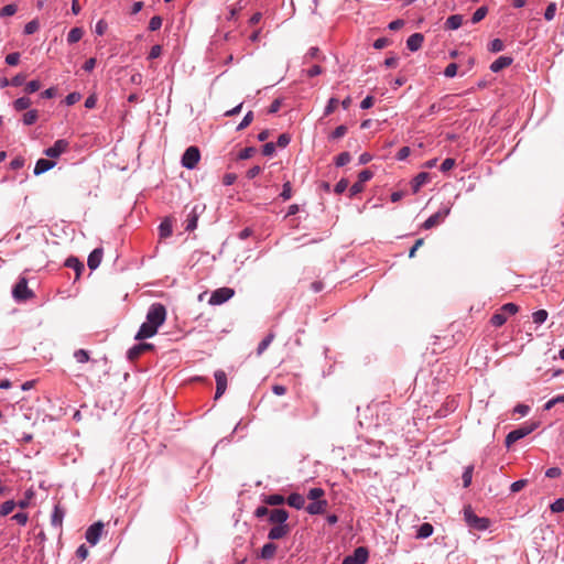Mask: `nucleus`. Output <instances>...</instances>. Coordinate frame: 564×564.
Wrapping results in <instances>:
<instances>
[{
  "label": "nucleus",
  "mask_w": 564,
  "mask_h": 564,
  "mask_svg": "<svg viewBox=\"0 0 564 564\" xmlns=\"http://www.w3.org/2000/svg\"><path fill=\"white\" fill-rule=\"evenodd\" d=\"M234 295H235L234 289L219 288L212 293L208 303L210 305H220V304L227 302L228 300H230Z\"/></svg>",
  "instance_id": "nucleus-6"
},
{
  "label": "nucleus",
  "mask_w": 564,
  "mask_h": 564,
  "mask_svg": "<svg viewBox=\"0 0 564 564\" xmlns=\"http://www.w3.org/2000/svg\"><path fill=\"white\" fill-rule=\"evenodd\" d=\"M41 86L42 85L39 80H31L25 85L24 91L26 94H33V93L37 91L41 88Z\"/></svg>",
  "instance_id": "nucleus-46"
},
{
  "label": "nucleus",
  "mask_w": 564,
  "mask_h": 564,
  "mask_svg": "<svg viewBox=\"0 0 564 564\" xmlns=\"http://www.w3.org/2000/svg\"><path fill=\"white\" fill-rule=\"evenodd\" d=\"M173 232V224L170 218H165L159 226L160 238H169Z\"/></svg>",
  "instance_id": "nucleus-24"
},
{
  "label": "nucleus",
  "mask_w": 564,
  "mask_h": 564,
  "mask_svg": "<svg viewBox=\"0 0 564 564\" xmlns=\"http://www.w3.org/2000/svg\"><path fill=\"white\" fill-rule=\"evenodd\" d=\"M67 268L74 269L78 279L84 270V264L77 258L70 257L65 261Z\"/></svg>",
  "instance_id": "nucleus-27"
},
{
  "label": "nucleus",
  "mask_w": 564,
  "mask_h": 564,
  "mask_svg": "<svg viewBox=\"0 0 564 564\" xmlns=\"http://www.w3.org/2000/svg\"><path fill=\"white\" fill-rule=\"evenodd\" d=\"M325 56L322 55L318 47H311L304 56V63H310L311 61H324Z\"/></svg>",
  "instance_id": "nucleus-26"
},
{
  "label": "nucleus",
  "mask_w": 564,
  "mask_h": 564,
  "mask_svg": "<svg viewBox=\"0 0 564 564\" xmlns=\"http://www.w3.org/2000/svg\"><path fill=\"white\" fill-rule=\"evenodd\" d=\"M274 338V334L270 333L268 334L259 344L257 348V355L260 356L263 354V351L270 346Z\"/></svg>",
  "instance_id": "nucleus-32"
},
{
  "label": "nucleus",
  "mask_w": 564,
  "mask_h": 564,
  "mask_svg": "<svg viewBox=\"0 0 564 564\" xmlns=\"http://www.w3.org/2000/svg\"><path fill=\"white\" fill-rule=\"evenodd\" d=\"M433 531H434L433 525L429 522H424L423 524H421L419 527L417 532H416V538L417 539H426L430 535H432Z\"/></svg>",
  "instance_id": "nucleus-28"
},
{
  "label": "nucleus",
  "mask_w": 564,
  "mask_h": 564,
  "mask_svg": "<svg viewBox=\"0 0 564 564\" xmlns=\"http://www.w3.org/2000/svg\"><path fill=\"white\" fill-rule=\"evenodd\" d=\"M253 120V112L249 111L242 119V121L238 124L237 130H243L247 128Z\"/></svg>",
  "instance_id": "nucleus-51"
},
{
  "label": "nucleus",
  "mask_w": 564,
  "mask_h": 564,
  "mask_svg": "<svg viewBox=\"0 0 564 564\" xmlns=\"http://www.w3.org/2000/svg\"><path fill=\"white\" fill-rule=\"evenodd\" d=\"M556 12V4L554 2L550 3L544 12V18L547 21H551L554 19Z\"/></svg>",
  "instance_id": "nucleus-56"
},
{
  "label": "nucleus",
  "mask_w": 564,
  "mask_h": 564,
  "mask_svg": "<svg viewBox=\"0 0 564 564\" xmlns=\"http://www.w3.org/2000/svg\"><path fill=\"white\" fill-rule=\"evenodd\" d=\"M276 549H278V546L274 543H272V542L265 543L261 550V557L262 558L273 557L276 552Z\"/></svg>",
  "instance_id": "nucleus-30"
},
{
  "label": "nucleus",
  "mask_w": 564,
  "mask_h": 564,
  "mask_svg": "<svg viewBox=\"0 0 564 564\" xmlns=\"http://www.w3.org/2000/svg\"><path fill=\"white\" fill-rule=\"evenodd\" d=\"M373 176L372 172L369 171V170H362L359 174H358V181L359 183H366L367 181H369L371 177Z\"/></svg>",
  "instance_id": "nucleus-64"
},
{
  "label": "nucleus",
  "mask_w": 564,
  "mask_h": 564,
  "mask_svg": "<svg viewBox=\"0 0 564 564\" xmlns=\"http://www.w3.org/2000/svg\"><path fill=\"white\" fill-rule=\"evenodd\" d=\"M197 220H198V215H197V212H196V207H194V209L187 216V219L185 221L186 223L185 230L192 231V230L196 229Z\"/></svg>",
  "instance_id": "nucleus-29"
},
{
  "label": "nucleus",
  "mask_w": 564,
  "mask_h": 564,
  "mask_svg": "<svg viewBox=\"0 0 564 564\" xmlns=\"http://www.w3.org/2000/svg\"><path fill=\"white\" fill-rule=\"evenodd\" d=\"M291 531L289 524H275L268 533L270 540H280L285 538Z\"/></svg>",
  "instance_id": "nucleus-13"
},
{
  "label": "nucleus",
  "mask_w": 564,
  "mask_h": 564,
  "mask_svg": "<svg viewBox=\"0 0 564 564\" xmlns=\"http://www.w3.org/2000/svg\"><path fill=\"white\" fill-rule=\"evenodd\" d=\"M12 520L17 521L20 525H25L29 520V517L24 512H19L12 517Z\"/></svg>",
  "instance_id": "nucleus-63"
},
{
  "label": "nucleus",
  "mask_w": 564,
  "mask_h": 564,
  "mask_svg": "<svg viewBox=\"0 0 564 564\" xmlns=\"http://www.w3.org/2000/svg\"><path fill=\"white\" fill-rule=\"evenodd\" d=\"M449 214V208L438 210L437 213L430 216L422 225V228L429 230L435 226H438L445 217Z\"/></svg>",
  "instance_id": "nucleus-11"
},
{
  "label": "nucleus",
  "mask_w": 564,
  "mask_h": 564,
  "mask_svg": "<svg viewBox=\"0 0 564 564\" xmlns=\"http://www.w3.org/2000/svg\"><path fill=\"white\" fill-rule=\"evenodd\" d=\"M55 166V162L46 159H40L37 160L35 167H34V174L40 175L42 173L47 172L48 170L53 169Z\"/></svg>",
  "instance_id": "nucleus-22"
},
{
  "label": "nucleus",
  "mask_w": 564,
  "mask_h": 564,
  "mask_svg": "<svg viewBox=\"0 0 564 564\" xmlns=\"http://www.w3.org/2000/svg\"><path fill=\"white\" fill-rule=\"evenodd\" d=\"M368 550L364 546H359L354 551L352 555L346 556L341 564H365L368 560Z\"/></svg>",
  "instance_id": "nucleus-8"
},
{
  "label": "nucleus",
  "mask_w": 564,
  "mask_h": 564,
  "mask_svg": "<svg viewBox=\"0 0 564 564\" xmlns=\"http://www.w3.org/2000/svg\"><path fill=\"white\" fill-rule=\"evenodd\" d=\"M473 470H474V466L469 465L466 467V469L463 474V485L465 488L469 487V485L471 484Z\"/></svg>",
  "instance_id": "nucleus-41"
},
{
  "label": "nucleus",
  "mask_w": 564,
  "mask_h": 564,
  "mask_svg": "<svg viewBox=\"0 0 564 564\" xmlns=\"http://www.w3.org/2000/svg\"><path fill=\"white\" fill-rule=\"evenodd\" d=\"M200 160V152L197 147H189L185 150L182 156V165L188 170H193L197 166Z\"/></svg>",
  "instance_id": "nucleus-4"
},
{
  "label": "nucleus",
  "mask_w": 564,
  "mask_h": 564,
  "mask_svg": "<svg viewBox=\"0 0 564 564\" xmlns=\"http://www.w3.org/2000/svg\"><path fill=\"white\" fill-rule=\"evenodd\" d=\"M463 15L454 14L447 18L445 22L446 30H457L463 24Z\"/></svg>",
  "instance_id": "nucleus-25"
},
{
  "label": "nucleus",
  "mask_w": 564,
  "mask_h": 564,
  "mask_svg": "<svg viewBox=\"0 0 564 564\" xmlns=\"http://www.w3.org/2000/svg\"><path fill=\"white\" fill-rule=\"evenodd\" d=\"M507 322V317L499 310L491 316L490 323L495 327H500Z\"/></svg>",
  "instance_id": "nucleus-35"
},
{
  "label": "nucleus",
  "mask_w": 564,
  "mask_h": 564,
  "mask_svg": "<svg viewBox=\"0 0 564 564\" xmlns=\"http://www.w3.org/2000/svg\"><path fill=\"white\" fill-rule=\"evenodd\" d=\"M289 518V513L284 509H272L270 511L269 521L274 524H286L285 521Z\"/></svg>",
  "instance_id": "nucleus-16"
},
{
  "label": "nucleus",
  "mask_w": 564,
  "mask_h": 564,
  "mask_svg": "<svg viewBox=\"0 0 564 564\" xmlns=\"http://www.w3.org/2000/svg\"><path fill=\"white\" fill-rule=\"evenodd\" d=\"M455 164H456V162H455L454 159L447 158L441 164V171L442 172H448V171H451L455 166Z\"/></svg>",
  "instance_id": "nucleus-58"
},
{
  "label": "nucleus",
  "mask_w": 564,
  "mask_h": 564,
  "mask_svg": "<svg viewBox=\"0 0 564 564\" xmlns=\"http://www.w3.org/2000/svg\"><path fill=\"white\" fill-rule=\"evenodd\" d=\"M499 311H500L502 314H505V315H506V317H507L508 315H514V314H517V313H518V311H519V306H518V305H516V304H513V303H507V304L502 305V306L499 308Z\"/></svg>",
  "instance_id": "nucleus-38"
},
{
  "label": "nucleus",
  "mask_w": 564,
  "mask_h": 564,
  "mask_svg": "<svg viewBox=\"0 0 564 564\" xmlns=\"http://www.w3.org/2000/svg\"><path fill=\"white\" fill-rule=\"evenodd\" d=\"M347 133V127L344 124L338 126L330 134V139H340Z\"/></svg>",
  "instance_id": "nucleus-47"
},
{
  "label": "nucleus",
  "mask_w": 564,
  "mask_h": 564,
  "mask_svg": "<svg viewBox=\"0 0 564 564\" xmlns=\"http://www.w3.org/2000/svg\"><path fill=\"white\" fill-rule=\"evenodd\" d=\"M37 118H39L37 110H35V109L30 110L23 115V123L26 126H31V124L35 123Z\"/></svg>",
  "instance_id": "nucleus-37"
},
{
  "label": "nucleus",
  "mask_w": 564,
  "mask_h": 564,
  "mask_svg": "<svg viewBox=\"0 0 564 564\" xmlns=\"http://www.w3.org/2000/svg\"><path fill=\"white\" fill-rule=\"evenodd\" d=\"M505 48L503 42L500 39H495L490 42L489 50L494 53L501 52Z\"/></svg>",
  "instance_id": "nucleus-49"
},
{
  "label": "nucleus",
  "mask_w": 564,
  "mask_h": 564,
  "mask_svg": "<svg viewBox=\"0 0 564 564\" xmlns=\"http://www.w3.org/2000/svg\"><path fill=\"white\" fill-rule=\"evenodd\" d=\"M536 429V424H524L511 432L506 436V446L510 447L513 443L525 437Z\"/></svg>",
  "instance_id": "nucleus-3"
},
{
  "label": "nucleus",
  "mask_w": 564,
  "mask_h": 564,
  "mask_svg": "<svg viewBox=\"0 0 564 564\" xmlns=\"http://www.w3.org/2000/svg\"><path fill=\"white\" fill-rule=\"evenodd\" d=\"M158 332L155 330V328L149 326L148 324L143 323L137 335H135V339L137 340H142V339H147V338H150V337H153Z\"/></svg>",
  "instance_id": "nucleus-21"
},
{
  "label": "nucleus",
  "mask_w": 564,
  "mask_h": 564,
  "mask_svg": "<svg viewBox=\"0 0 564 564\" xmlns=\"http://www.w3.org/2000/svg\"><path fill=\"white\" fill-rule=\"evenodd\" d=\"M430 181V174L426 172L419 173L412 181V191L417 193L420 188Z\"/></svg>",
  "instance_id": "nucleus-20"
},
{
  "label": "nucleus",
  "mask_w": 564,
  "mask_h": 564,
  "mask_svg": "<svg viewBox=\"0 0 564 564\" xmlns=\"http://www.w3.org/2000/svg\"><path fill=\"white\" fill-rule=\"evenodd\" d=\"M351 160V156L348 152H341L339 155L335 159L336 166H344L347 163H349Z\"/></svg>",
  "instance_id": "nucleus-43"
},
{
  "label": "nucleus",
  "mask_w": 564,
  "mask_h": 564,
  "mask_svg": "<svg viewBox=\"0 0 564 564\" xmlns=\"http://www.w3.org/2000/svg\"><path fill=\"white\" fill-rule=\"evenodd\" d=\"M31 106V99L28 97H20L13 102V107L17 111H22Z\"/></svg>",
  "instance_id": "nucleus-34"
},
{
  "label": "nucleus",
  "mask_w": 564,
  "mask_h": 564,
  "mask_svg": "<svg viewBox=\"0 0 564 564\" xmlns=\"http://www.w3.org/2000/svg\"><path fill=\"white\" fill-rule=\"evenodd\" d=\"M80 98H82V95L79 93H70L66 96L65 102H66V105L72 106V105L76 104L77 101H79Z\"/></svg>",
  "instance_id": "nucleus-60"
},
{
  "label": "nucleus",
  "mask_w": 564,
  "mask_h": 564,
  "mask_svg": "<svg viewBox=\"0 0 564 564\" xmlns=\"http://www.w3.org/2000/svg\"><path fill=\"white\" fill-rule=\"evenodd\" d=\"M26 77V74L20 73L11 79V85L15 87L21 86L25 82Z\"/></svg>",
  "instance_id": "nucleus-62"
},
{
  "label": "nucleus",
  "mask_w": 564,
  "mask_h": 564,
  "mask_svg": "<svg viewBox=\"0 0 564 564\" xmlns=\"http://www.w3.org/2000/svg\"><path fill=\"white\" fill-rule=\"evenodd\" d=\"M18 507L17 502L14 500H8L1 505L0 508V516L6 517L10 514L14 508Z\"/></svg>",
  "instance_id": "nucleus-33"
},
{
  "label": "nucleus",
  "mask_w": 564,
  "mask_h": 564,
  "mask_svg": "<svg viewBox=\"0 0 564 564\" xmlns=\"http://www.w3.org/2000/svg\"><path fill=\"white\" fill-rule=\"evenodd\" d=\"M528 484V480L527 479H520V480H517L514 481L511 487H510V490L512 492H519L520 490H522Z\"/></svg>",
  "instance_id": "nucleus-59"
},
{
  "label": "nucleus",
  "mask_w": 564,
  "mask_h": 564,
  "mask_svg": "<svg viewBox=\"0 0 564 564\" xmlns=\"http://www.w3.org/2000/svg\"><path fill=\"white\" fill-rule=\"evenodd\" d=\"M337 106H338V99L330 98L328 100L327 106L325 107V116H329L330 113H333L335 111V109L337 108Z\"/></svg>",
  "instance_id": "nucleus-57"
},
{
  "label": "nucleus",
  "mask_w": 564,
  "mask_h": 564,
  "mask_svg": "<svg viewBox=\"0 0 564 564\" xmlns=\"http://www.w3.org/2000/svg\"><path fill=\"white\" fill-rule=\"evenodd\" d=\"M285 501L284 497L281 495H270L264 499V502L270 506H280Z\"/></svg>",
  "instance_id": "nucleus-40"
},
{
  "label": "nucleus",
  "mask_w": 564,
  "mask_h": 564,
  "mask_svg": "<svg viewBox=\"0 0 564 564\" xmlns=\"http://www.w3.org/2000/svg\"><path fill=\"white\" fill-rule=\"evenodd\" d=\"M325 495L324 489L319 487L311 488L307 492V498L312 501L321 500L323 499Z\"/></svg>",
  "instance_id": "nucleus-36"
},
{
  "label": "nucleus",
  "mask_w": 564,
  "mask_h": 564,
  "mask_svg": "<svg viewBox=\"0 0 564 564\" xmlns=\"http://www.w3.org/2000/svg\"><path fill=\"white\" fill-rule=\"evenodd\" d=\"M104 523L101 521H98L94 524H91L85 533V538L88 543L91 545H96L98 541L100 540V536L104 532Z\"/></svg>",
  "instance_id": "nucleus-7"
},
{
  "label": "nucleus",
  "mask_w": 564,
  "mask_h": 564,
  "mask_svg": "<svg viewBox=\"0 0 564 564\" xmlns=\"http://www.w3.org/2000/svg\"><path fill=\"white\" fill-rule=\"evenodd\" d=\"M39 22L36 20H32L25 24L24 33L28 35L33 34L39 30Z\"/></svg>",
  "instance_id": "nucleus-48"
},
{
  "label": "nucleus",
  "mask_w": 564,
  "mask_h": 564,
  "mask_svg": "<svg viewBox=\"0 0 564 564\" xmlns=\"http://www.w3.org/2000/svg\"><path fill=\"white\" fill-rule=\"evenodd\" d=\"M68 148H69L68 141H66L65 139H59V140L55 141L53 147L46 149L44 151V153L48 158L56 159L59 155H62L63 153H65L68 150Z\"/></svg>",
  "instance_id": "nucleus-9"
},
{
  "label": "nucleus",
  "mask_w": 564,
  "mask_h": 564,
  "mask_svg": "<svg viewBox=\"0 0 564 564\" xmlns=\"http://www.w3.org/2000/svg\"><path fill=\"white\" fill-rule=\"evenodd\" d=\"M83 35H84L83 29H80V28H73L68 32L67 42L70 43V44L76 43V42L80 41Z\"/></svg>",
  "instance_id": "nucleus-31"
},
{
  "label": "nucleus",
  "mask_w": 564,
  "mask_h": 564,
  "mask_svg": "<svg viewBox=\"0 0 564 564\" xmlns=\"http://www.w3.org/2000/svg\"><path fill=\"white\" fill-rule=\"evenodd\" d=\"M424 42V36L421 33H414L409 36L406 41V46L410 51L415 52L419 48H421L422 44Z\"/></svg>",
  "instance_id": "nucleus-18"
},
{
  "label": "nucleus",
  "mask_w": 564,
  "mask_h": 564,
  "mask_svg": "<svg viewBox=\"0 0 564 564\" xmlns=\"http://www.w3.org/2000/svg\"><path fill=\"white\" fill-rule=\"evenodd\" d=\"M215 380H216L215 398L218 399L219 397H221L225 393V391L227 389V376H226L225 371L217 370L215 372Z\"/></svg>",
  "instance_id": "nucleus-12"
},
{
  "label": "nucleus",
  "mask_w": 564,
  "mask_h": 564,
  "mask_svg": "<svg viewBox=\"0 0 564 564\" xmlns=\"http://www.w3.org/2000/svg\"><path fill=\"white\" fill-rule=\"evenodd\" d=\"M512 61L513 59L509 56H500L490 65V69L494 73H498L503 68L510 66L512 64Z\"/></svg>",
  "instance_id": "nucleus-19"
},
{
  "label": "nucleus",
  "mask_w": 564,
  "mask_h": 564,
  "mask_svg": "<svg viewBox=\"0 0 564 564\" xmlns=\"http://www.w3.org/2000/svg\"><path fill=\"white\" fill-rule=\"evenodd\" d=\"M328 507V502L325 499L312 501L310 505L305 507V510L310 514H323L326 512Z\"/></svg>",
  "instance_id": "nucleus-14"
},
{
  "label": "nucleus",
  "mask_w": 564,
  "mask_h": 564,
  "mask_svg": "<svg viewBox=\"0 0 564 564\" xmlns=\"http://www.w3.org/2000/svg\"><path fill=\"white\" fill-rule=\"evenodd\" d=\"M20 61V53L14 52L10 53L6 56V63L10 66H15L19 64Z\"/></svg>",
  "instance_id": "nucleus-52"
},
{
  "label": "nucleus",
  "mask_w": 564,
  "mask_h": 564,
  "mask_svg": "<svg viewBox=\"0 0 564 564\" xmlns=\"http://www.w3.org/2000/svg\"><path fill=\"white\" fill-rule=\"evenodd\" d=\"M464 517L467 524L475 530L484 531L489 528V519L476 516L470 507L464 509Z\"/></svg>",
  "instance_id": "nucleus-2"
},
{
  "label": "nucleus",
  "mask_w": 564,
  "mask_h": 564,
  "mask_svg": "<svg viewBox=\"0 0 564 564\" xmlns=\"http://www.w3.org/2000/svg\"><path fill=\"white\" fill-rule=\"evenodd\" d=\"M547 315L545 310H539L532 314V318L535 324H542L546 321Z\"/></svg>",
  "instance_id": "nucleus-42"
},
{
  "label": "nucleus",
  "mask_w": 564,
  "mask_h": 564,
  "mask_svg": "<svg viewBox=\"0 0 564 564\" xmlns=\"http://www.w3.org/2000/svg\"><path fill=\"white\" fill-rule=\"evenodd\" d=\"M550 509L552 512H563L564 511V498H558L553 503H551Z\"/></svg>",
  "instance_id": "nucleus-54"
},
{
  "label": "nucleus",
  "mask_w": 564,
  "mask_h": 564,
  "mask_svg": "<svg viewBox=\"0 0 564 564\" xmlns=\"http://www.w3.org/2000/svg\"><path fill=\"white\" fill-rule=\"evenodd\" d=\"M17 10H18V8L15 4H7L3 8H1L0 17L1 18L11 17V15L15 14Z\"/></svg>",
  "instance_id": "nucleus-44"
},
{
  "label": "nucleus",
  "mask_w": 564,
  "mask_h": 564,
  "mask_svg": "<svg viewBox=\"0 0 564 564\" xmlns=\"http://www.w3.org/2000/svg\"><path fill=\"white\" fill-rule=\"evenodd\" d=\"M488 13V9L486 7H480L478 8L474 14H473V18H471V22L473 23H478L480 22L482 19H485V17L487 15Z\"/></svg>",
  "instance_id": "nucleus-39"
},
{
  "label": "nucleus",
  "mask_w": 564,
  "mask_h": 564,
  "mask_svg": "<svg viewBox=\"0 0 564 564\" xmlns=\"http://www.w3.org/2000/svg\"><path fill=\"white\" fill-rule=\"evenodd\" d=\"M458 66L456 63H451L446 66L444 75L446 77H454L457 74Z\"/></svg>",
  "instance_id": "nucleus-61"
},
{
  "label": "nucleus",
  "mask_w": 564,
  "mask_h": 564,
  "mask_svg": "<svg viewBox=\"0 0 564 564\" xmlns=\"http://www.w3.org/2000/svg\"><path fill=\"white\" fill-rule=\"evenodd\" d=\"M154 346L152 344L140 343L128 350L127 357L130 361H135L141 355L149 350H152Z\"/></svg>",
  "instance_id": "nucleus-10"
},
{
  "label": "nucleus",
  "mask_w": 564,
  "mask_h": 564,
  "mask_svg": "<svg viewBox=\"0 0 564 564\" xmlns=\"http://www.w3.org/2000/svg\"><path fill=\"white\" fill-rule=\"evenodd\" d=\"M161 25H162V18L159 15L152 17L149 22V30L156 31L161 28Z\"/></svg>",
  "instance_id": "nucleus-55"
},
{
  "label": "nucleus",
  "mask_w": 564,
  "mask_h": 564,
  "mask_svg": "<svg viewBox=\"0 0 564 564\" xmlns=\"http://www.w3.org/2000/svg\"><path fill=\"white\" fill-rule=\"evenodd\" d=\"M12 294L17 301H26L34 296L32 290L28 288V281L25 278H21L19 280V282L13 288Z\"/></svg>",
  "instance_id": "nucleus-5"
},
{
  "label": "nucleus",
  "mask_w": 564,
  "mask_h": 564,
  "mask_svg": "<svg viewBox=\"0 0 564 564\" xmlns=\"http://www.w3.org/2000/svg\"><path fill=\"white\" fill-rule=\"evenodd\" d=\"M283 200H289L292 197V186L290 182L283 184V189L280 194Z\"/></svg>",
  "instance_id": "nucleus-50"
},
{
  "label": "nucleus",
  "mask_w": 564,
  "mask_h": 564,
  "mask_svg": "<svg viewBox=\"0 0 564 564\" xmlns=\"http://www.w3.org/2000/svg\"><path fill=\"white\" fill-rule=\"evenodd\" d=\"M256 152V149L252 148V147H248V148H245L242 149L239 154H238V159L240 160H247V159H250Z\"/></svg>",
  "instance_id": "nucleus-53"
},
{
  "label": "nucleus",
  "mask_w": 564,
  "mask_h": 564,
  "mask_svg": "<svg viewBox=\"0 0 564 564\" xmlns=\"http://www.w3.org/2000/svg\"><path fill=\"white\" fill-rule=\"evenodd\" d=\"M286 502L290 507L302 509L305 506V498L297 492H293L288 497Z\"/></svg>",
  "instance_id": "nucleus-23"
},
{
  "label": "nucleus",
  "mask_w": 564,
  "mask_h": 564,
  "mask_svg": "<svg viewBox=\"0 0 564 564\" xmlns=\"http://www.w3.org/2000/svg\"><path fill=\"white\" fill-rule=\"evenodd\" d=\"M102 256H104V250L102 248H96L94 249L90 254L88 256V260H87V265L90 270H96L101 260H102Z\"/></svg>",
  "instance_id": "nucleus-15"
},
{
  "label": "nucleus",
  "mask_w": 564,
  "mask_h": 564,
  "mask_svg": "<svg viewBox=\"0 0 564 564\" xmlns=\"http://www.w3.org/2000/svg\"><path fill=\"white\" fill-rule=\"evenodd\" d=\"M65 516V510L61 507L59 503L55 505L53 513L51 516V524L55 528H62L63 519Z\"/></svg>",
  "instance_id": "nucleus-17"
},
{
  "label": "nucleus",
  "mask_w": 564,
  "mask_h": 564,
  "mask_svg": "<svg viewBox=\"0 0 564 564\" xmlns=\"http://www.w3.org/2000/svg\"><path fill=\"white\" fill-rule=\"evenodd\" d=\"M166 319V308L161 303H154L150 306L148 314H147V321L144 322L149 326L155 328L158 332L159 327L163 325V323Z\"/></svg>",
  "instance_id": "nucleus-1"
},
{
  "label": "nucleus",
  "mask_w": 564,
  "mask_h": 564,
  "mask_svg": "<svg viewBox=\"0 0 564 564\" xmlns=\"http://www.w3.org/2000/svg\"><path fill=\"white\" fill-rule=\"evenodd\" d=\"M75 359L80 362H87L89 360V352L85 349H78L74 352Z\"/></svg>",
  "instance_id": "nucleus-45"
}]
</instances>
